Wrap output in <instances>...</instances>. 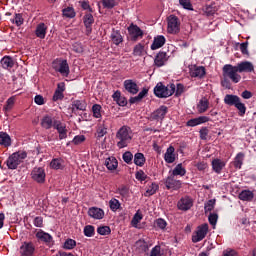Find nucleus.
I'll list each match as a JSON object with an SVG mask.
<instances>
[{
    "instance_id": "obj_1",
    "label": "nucleus",
    "mask_w": 256,
    "mask_h": 256,
    "mask_svg": "<svg viewBox=\"0 0 256 256\" xmlns=\"http://www.w3.org/2000/svg\"><path fill=\"white\" fill-rule=\"evenodd\" d=\"M255 66L249 61H242L236 66L231 64L224 65V77H229L232 83H239L241 76L239 73H253Z\"/></svg>"
},
{
    "instance_id": "obj_2",
    "label": "nucleus",
    "mask_w": 256,
    "mask_h": 256,
    "mask_svg": "<svg viewBox=\"0 0 256 256\" xmlns=\"http://www.w3.org/2000/svg\"><path fill=\"white\" fill-rule=\"evenodd\" d=\"M133 129L131 127L124 125L118 129L116 132V145L118 149H125L129 147L131 141H133Z\"/></svg>"
},
{
    "instance_id": "obj_3",
    "label": "nucleus",
    "mask_w": 256,
    "mask_h": 256,
    "mask_svg": "<svg viewBox=\"0 0 256 256\" xmlns=\"http://www.w3.org/2000/svg\"><path fill=\"white\" fill-rule=\"evenodd\" d=\"M25 159H27V152H14L8 157L5 165L8 167V169L14 171L15 169H17V167H19V165H21V163H23V161H25Z\"/></svg>"
},
{
    "instance_id": "obj_4",
    "label": "nucleus",
    "mask_w": 256,
    "mask_h": 256,
    "mask_svg": "<svg viewBox=\"0 0 256 256\" xmlns=\"http://www.w3.org/2000/svg\"><path fill=\"white\" fill-rule=\"evenodd\" d=\"M175 93V84H168L167 86L163 85V83L159 82L154 87V95L159 97V99H167V97H171Z\"/></svg>"
},
{
    "instance_id": "obj_5",
    "label": "nucleus",
    "mask_w": 256,
    "mask_h": 256,
    "mask_svg": "<svg viewBox=\"0 0 256 256\" xmlns=\"http://www.w3.org/2000/svg\"><path fill=\"white\" fill-rule=\"evenodd\" d=\"M52 68L56 73H60L62 77H69V74L71 73V70L69 69V63H67V60L65 59H55L52 62Z\"/></svg>"
},
{
    "instance_id": "obj_6",
    "label": "nucleus",
    "mask_w": 256,
    "mask_h": 256,
    "mask_svg": "<svg viewBox=\"0 0 256 256\" xmlns=\"http://www.w3.org/2000/svg\"><path fill=\"white\" fill-rule=\"evenodd\" d=\"M167 24V32L170 33V35H177V33L181 31V21L179 20V17L170 15L167 18Z\"/></svg>"
},
{
    "instance_id": "obj_7",
    "label": "nucleus",
    "mask_w": 256,
    "mask_h": 256,
    "mask_svg": "<svg viewBox=\"0 0 256 256\" xmlns=\"http://www.w3.org/2000/svg\"><path fill=\"white\" fill-rule=\"evenodd\" d=\"M207 233H209L208 225L198 226L192 235V243L203 241L204 238L207 237Z\"/></svg>"
},
{
    "instance_id": "obj_8",
    "label": "nucleus",
    "mask_w": 256,
    "mask_h": 256,
    "mask_svg": "<svg viewBox=\"0 0 256 256\" xmlns=\"http://www.w3.org/2000/svg\"><path fill=\"white\" fill-rule=\"evenodd\" d=\"M46 177L47 174L45 173V169L43 167H35L31 171V179H33V181H35L36 183H45Z\"/></svg>"
},
{
    "instance_id": "obj_9",
    "label": "nucleus",
    "mask_w": 256,
    "mask_h": 256,
    "mask_svg": "<svg viewBox=\"0 0 256 256\" xmlns=\"http://www.w3.org/2000/svg\"><path fill=\"white\" fill-rule=\"evenodd\" d=\"M128 33L131 41H139V39H141L145 35L143 30H141V28L137 26V24L133 23L129 25Z\"/></svg>"
},
{
    "instance_id": "obj_10",
    "label": "nucleus",
    "mask_w": 256,
    "mask_h": 256,
    "mask_svg": "<svg viewBox=\"0 0 256 256\" xmlns=\"http://www.w3.org/2000/svg\"><path fill=\"white\" fill-rule=\"evenodd\" d=\"M167 113H169V108L165 105H162L150 115V119L153 121H163Z\"/></svg>"
},
{
    "instance_id": "obj_11",
    "label": "nucleus",
    "mask_w": 256,
    "mask_h": 256,
    "mask_svg": "<svg viewBox=\"0 0 256 256\" xmlns=\"http://www.w3.org/2000/svg\"><path fill=\"white\" fill-rule=\"evenodd\" d=\"M19 253L20 256H35V245L32 242H23Z\"/></svg>"
},
{
    "instance_id": "obj_12",
    "label": "nucleus",
    "mask_w": 256,
    "mask_h": 256,
    "mask_svg": "<svg viewBox=\"0 0 256 256\" xmlns=\"http://www.w3.org/2000/svg\"><path fill=\"white\" fill-rule=\"evenodd\" d=\"M193 207V198L184 196L177 202V208L179 211H189Z\"/></svg>"
},
{
    "instance_id": "obj_13",
    "label": "nucleus",
    "mask_w": 256,
    "mask_h": 256,
    "mask_svg": "<svg viewBox=\"0 0 256 256\" xmlns=\"http://www.w3.org/2000/svg\"><path fill=\"white\" fill-rule=\"evenodd\" d=\"M123 85L125 91H127V93H129L130 95H137V93H139V85H137V82L135 80H125Z\"/></svg>"
},
{
    "instance_id": "obj_14",
    "label": "nucleus",
    "mask_w": 256,
    "mask_h": 256,
    "mask_svg": "<svg viewBox=\"0 0 256 256\" xmlns=\"http://www.w3.org/2000/svg\"><path fill=\"white\" fill-rule=\"evenodd\" d=\"M168 61L169 55H167V52L160 51L156 54L154 58V65L155 67H164V65H167Z\"/></svg>"
},
{
    "instance_id": "obj_15",
    "label": "nucleus",
    "mask_w": 256,
    "mask_h": 256,
    "mask_svg": "<svg viewBox=\"0 0 256 256\" xmlns=\"http://www.w3.org/2000/svg\"><path fill=\"white\" fill-rule=\"evenodd\" d=\"M181 181L180 180H176L175 176L170 175L166 178L165 180V186L167 189H173V191H177L179 189H181Z\"/></svg>"
},
{
    "instance_id": "obj_16",
    "label": "nucleus",
    "mask_w": 256,
    "mask_h": 256,
    "mask_svg": "<svg viewBox=\"0 0 256 256\" xmlns=\"http://www.w3.org/2000/svg\"><path fill=\"white\" fill-rule=\"evenodd\" d=\"M55 123H57V120H55V118L46 115L41 119L40 125L42 129H52V127H55Z\"/></svg>"
},
{
    "instance_id": "obj_17",
    "label": "nucleus",
    "mask_w": 256,
    "mask_h": 256,
    "mask_svg": "<svg viewBox=\"0 0 256 256\" xmlns=\"http://www.w3.org/2000/svg\"><path fill=\"white\" fill-rule=\"evenodd\" d=\"M54 129L58 131L60 141L67 139V126L65 124L57 120V122H55Z\"/></svg>"
},
{
    "instance_id": "obj_18",
    "label": "nucleus",
    "mask_w": 256,
    "mask_h": 256,
    "mask_svg": "<svg viewBox=\"0 0 256 256\" xmlns=\"http://www.w3.org/2000/svg\"><path fill=\"white\" fill-rule=\"evenodd\" d=\"M83 23L86 27L87 35L91 34V31H92L91 27L95 23V18L93 17V14H91V13L85 14L83 17Z\"/></svg>"
},
{
    "instance_id": "obj_19",
    "label": "nucleus",
    "mask_w": 256,
    "mask_h": 256,
    "mask_svg": "<svg viewBox=\"0 0 256 256\" xmlns=\"http://www.w3.org/2000/svg\"><path fill=\"white\" fill-rule=\"evenodd\" d=\"M190 76L197 77L198 79H203L205 77V67L203 66H192L190 68Z\"/></svg>"
},
{
    "instance_id": "obj_20",
    "label": "nucleus",
    "mask_w": 256,
    "mask_h": 256,
    "mask_svg": "<svg viewBox=\"0 0 256 256\" xmlns=\"http://www.w3.org/2000/svg\"><path fill=\"white\" fill-rule=\"evenodd\" d=\"M165 41H166L165 36H163V35L156 36L153 40V43H152L150 49L152 51H157V49H161V47H163V45H165Z\"/></svg>"
},
{
    "instance_id": "obj_21",
    "label": "nucleus",
    "mask_w": 256,
    "mask_h": 256,
    "mask_svg": "<svg viewBox=\"0 0 256 256\" xmlns=\"http://www.w3.org/2000/svg\"><path fill=\"white\" fill-rule=\"evenodd\" d=\"M88 215L93 219H103V217H105V212L101 208L92 207L88 210Z\"/></svg>"
},
{
    "instance_id": "obj_22",
    "label": "nucleus",
    "mask_w": 256,
    "mask_h": 256,
    "mask_svg": "<svg viewBox=\"0 0 256 256\" xmlns=\"http://www.w3.org/2000/svg\"><path fill=\"white\" fill-rule=\"evenodd\" d=\"M240 101H241V98H239V96L237 95L227 94L224 97L225 105H229L230 107H233V106L235 107Z\"/></svg>"
},
{
    "instance_id": "obj_23",
    "label": "nucleus",
    "mask_w": 256,
    "mask_h": 256,
    "mask_svg": "<svg viewBox=\"0 0 256 256\" xmlns=\"http://www.w3.org/2000/svg\"><path fill=\"white\" fill-rule=\"evenodd\" d=\"M254 198L255 194L251 190H242L238 195V199H240V201L251 202Z\"/></svg>"
},
{
    "instance_id": "obj_24",
    "label": "nucleus",
    "mask_w": 256,
    "mask_h": 256,
    "mask_svg": "<svg viewBox=\"0 0 256 256\" xmlns=\"http://www.w3.org/2000/svg\"><path fill=\"white\" fill-rule=\"evenodd\" d=\"M164 161L166 163H175V147L169 146L164 154Z\"/></svg>"
},
{
    "instance_id": "obj_25",
    "label": "nucleus",
    "mask_w": 256,
    "mask_h": 256,
    "mask_svg": "<svg viewBox=\"0 0 256 256\" xmlns=\"http://www.w3.org/2000/svg\"><path fill=\"white\" fill-rule=\"evenodd\" d=\"M112 97L117 105H119L120 107H125L127 105V98L122 96L120 91L114 92Z\"/></svg>"
},
{
    "instance_id": "obj_26",
    "label": "nucleus",
    "mask_w": 256,
    "mask_h": 256,
    "mask_svg": "<svg viewBox=\"0 0 256 256\" xmlns=\"http://www.w3.org/2000/svg\"><path fill=\"white\" fill-rule=\"evenodd\" d=\"M105 166L108 171H115L119 167V162L115 157H109L105 160Z\"/></svg>"
},
{
    "instance_id": "obj_27",
    "label": "nucleus",
    "mask_w": 256,
    "mask_h": 256,
    "mask_svg": "<svg viewBox=\"0 0 256 256\" xmlns=\"http://www.w3.org/2000/svg\"><path fill=\"white\" fill-rule=\"evenodd\" d=\"M110 38L114 45H121L123 42V36L119 30L113 29Z\"/></svg>"
},
{
    "instance_id": "obj_28",
    "label": "nucleus",
    "mask_w": 256,
    "mask_h": 256,
    "mask_svg": "<svg viewBox=\"0 0 256 256\" xmlns=\"http://www.w3.org/2000/svg\"><path fill=\"white\" fill-rule=\"evenodd\" d=\"M35 35L39 39H45V36L47 35V26H45V23H40L37 25Z\"/></svg>"
},
{
    "instance_id": "obj_29",
    "label": "nucleus",
    "mask_w": 256,
    "mask_h": 256,
    "mask_svg": "<svg viewBox=\"0 0 256 256\" xmlns=\"http://www.w3.org/2000/svg\"><path fill=\"white\" fill-rule=\"evenodd\" d=\"M225 167V161L216 158L212 161V168L213 171H215V173H221V171H223V168Z\"/></svg>"
},
{
    "instance_id": "obj_30",
    "label": "nucleus",
    "mask_w": 256,
    "mask_h": 256,
    "mask_svg": "<svg viewBox=\"0 0 256 256\" xmlns=\"http://www.w3.org/2000/svg\"><path fill=\"white\" fill-rule=\"evenodd\" d=\"M36 237L39 241H43L44 243H51V241H53V237L49 233H45L43 230H39L36 233Z\"/></svg>"
},
{
    "instance_id": "obj_31",
    "label": "nucleus",
    "mask_w": 256,
    "mask_h": 256,
    "mask_svg": "<svg viewBox=\"0 0 256 256\" xmlns=\"http://www.w3.org/2000/svg\"><path fill=\"white\" fill-rule=\"evenodd\" d=\"M198 113H206L209 109V100L206 97L200 99L197 105Z\"/></svg>"
},
{
    "instance_id": "obj_32",
    "label": "nucleus",
    "mask_w": 256,
    "mask_h": 256,
    "mask_svg": "<svg viewBox=\"0 0 256 256\" xmlns=\"http://www.w3.org/2000/svg\"><path fill=\"white\" fill-rule=\"evenodd\" d=\"M132 54L134 55V57H143V55H147L145 45L138 43L136 46H134Z\"/></svg>"
},
{
    "instance_id": "obj_33",
    "label": "nucleus",
    "mask_w": 256,
    "mask_h": 256,
    "mask_svg": "<svg viewBox=\"0 0 256 256\" xmlns=\"http://www.w3.org/2000/svg\"><path fill=\"white\" fill-rule=\"evenodd\" d=\"M136 249L138 253H147L149 251V243L145 242V240L136 241Z\"/></svg>"
},
{
    "instance_id": "obj_34",
    "label": "nucleus",
    "mask_w": 256,
    "mask_h": 256,
    "mask_svg": "<svg viewBox=\"0 0 256 256\" xmlns=\"http://www.w3.org/2000/svg\"><path fill=\"white\" fill-rule=\"evenodd\" d=\"M3 69H12V67L15 65V62L13 61V58L10 56H4L0 61Z\"/></svg>"
},
{
    "instance_id": "obj_35",
    "label": "nucleus",
    "mask_w": 256,
    "mask_h": 256,
    "mask_svg": "<svg viewBox=\"0 0 256 256\" xmlns=\"http://www.w3.org/2000/svg\"><path fill=\"white\" fill-rule=\"evenodd\" d=\"M0 145L11 147V137L6 132H0Z\"/></svg>"
},
{
    "instance_id": "obj_36",
    "label": "nucleus",
    "mask_w": 256,
    "mask_h": 256,
    "mask_svg": "<svg viewBox=\"0 0 256 256\" xmlns=\"http://www.w3.org/2000/svg\"><path fill=\"white\" fill-rule=\"evenodd\" d=\"M158 190H159V185L155 182H152L151 185L147 187L146 192L144 193V196L151 197V195H155Z\"/></svg>"
},
{
    "instance_id": "obj_37",
    "label": "nucleus",
    "mask_w": 256,
    "mask_h": 256,
    "mask_svg": "<svg viewBox=\"0 0 256 256\" xmlns=\"http://www.w3.org/2000/svg\"><path fill=\"white\" fill-rule=\"evenodd\" d=\"M187 173V170L183 168V164H177L176 167L172 171V176L177 177V175H180V177H185Z\"/></svg>"
},
{
    "instance_id": "obj_38",
    "label": "nucleus",
    "mask_w": 256,
    "mask_h": 256,
    "mask_svg": "<svg viewBox=\"0 0 256 256\" xmlns=\"http://www.w3.org/2000/svg\"><path fill=\"white\" fill-rule=\"evenodd\" d=\"M145 155L141 152H138L134 155V164L137 165V167H143L145 165Z\"/></svg>"
},
{
    "instance_id": "obj_39",
    "label": "nucleus",
    "mask_w": 256,
    "mask_h": 256,
    "mask_svg": "<svg viewBox=\"0 0 256 256\" xmlns=\"http://www.w3.org/2000/svg\"><path fill=\"white\" fill-rule=\"evenodd\" d=\"M64 165H65V161H63V159L61 158H54L50 162L51 169H56V170L63 169Z\"/></svg>"
},
{
    "instance_id": "obj_40",
    "label": "nucleus",
    "mask_w": 256,
    "mask_h": 256,
    "mask_svg": "<svg viewBox=\"0 0 256 256\" xmlns=\"http://www.w3.org/2000/svg\"><path fill=\"white\" fill-rule=\"evenodd\" d=\"M244 159H245V154L242 152H239L234 159V162H233L234 167L236 169H241V167L243 166Z\"/></svg>"
},
{
    "instance_id": "obj_41",
    "label": "nucleus",
    "mask_w": 256,
    "mask_h": 256,
    "mask_svg": "<svg viewBox=\"0 0 256 256\" xmlns=\"http://www.w3.org/2000/svg\"><path fill=\"white\" fill-rule=\"evenodd\" d=\"M72 107L78 111H85V109H87V103L83 100H75L72 104Z\"/></svg>"
},
{
    "instance_id": "obj_42",
    "label": "nucleus",
    "mask_w": 256,
    "mask_h": 256,
    "mask_svg": "<svg viewBox=\"0 0 256 256\" xmlns=\"http://www.w3.org/2000/svg\"><path fill=\"white\" fill-rule=\"evenodd\" d=\"M14 105H15V97L8 98L6 101V105L3 107V111H4L5 115H7V113H9V111H11V109H13Z\"/></svg>"
},
{
    "instance_id": "obj_43",
    "label": "nucleus",
    "mask_w": 256,
    "mask_h": 256,
    "mask_svg": "<svg viewBox=\"0 0 256 256\" xmlns=\"http://www.w3.org/2000/svg\"><path fill=\"white\" fill-rule=\"evenodd\" d=\"M62 14L64 17H66L67 19H73L75 18V9L73 7H67V8H64L62 10Z\"/></svg>"
},
{
    "instance_id": "obj_44",
    "label": "nucleus",
    "mask_w": 256,
    "mask_h": 256,
    "mask_svg": "<svg viewBox=\"0 0 256 256\" xmlns=\"http://www.w3.org/2000/svg\"><path fill=\"white\" fill-rule=\"evenodd\" d=\"M109 207L115 213L116 211H119V209H121V202H119V200L116 198H112L109 201Z\"/></svg>"
},
{
    "instance_id": "obj_45",
    "label": "nucleus",
    "mask_w": 256,
    "mask_h": 256,
    "mask_svg": "<svg viewBox=\"0 0 256 256\" xmlns=\"http://www.w3.org/2000/svg\"><path fill=\"white\" fill-rule=\"evenodd\" d=\"M236 109H238V115L240 117H244L245 113H247V107L245 106L244 103L241 102V100L234 106Z\"/></svg>"
},
{
    "instance_id": "obj_46",
    "label": "nucleus",
    "mask_w": 256,
    "mask_h": 256,
    "mask_svg": "<svg viewBox=\"0 0 256 256\" xmlns=\"http://www.w3.org/2000/svg\"><path fill=\"white\" fill-rule=\"evenodd\" d=\"M63 247L64 249H68V250L75 249V247H77V241L71 238H68L65 240Z\"/></svg>"
},
{
    "instance_id": "obj_47",
    "label": "nucleus",
    "mask_w": 256,
    "mask_h": 256,
    "mask_svg": "<svg viewBox=\"0 0 256 256\" xmlns=\"http://www.w3.org/2000/svg\"><path fill=\"white\" fill-rule=\"evenodd\" d=\"M24 21L23 14H15L14 19H11V23H14L17 27H21Z\"/></svg>"
},
{
    "instance_id": "obj_48",
    "label": "nucleus",
    "mask_w": 256,
    "mask_h": 256,
    "mask_svg": "<svg viewBox=\"0 0 256 256\" xmlns=\"http://www.w3.org/2000/svg\"><path fill=\"white\" fill-rule=\"evenodd\" d=\"M215 199L208 200L204 205L205 213H209L215 209Z\"/></svg>"
},
{
    "instance_id": "obj_49",
    "label": "nucleus",
    "mask_w": 256,
    "mask_h": 256,
    "mask_svg": "<svg viewBox=\"0 0 256 256\" xmlns=\"http://www.w3.org/2000/svg\"><path fill=\"white\" fill-rule=\"evenodd\" d=\"M222 76H223V80L221 82L222 87H225L226 89H231V82H229V77L225 76V66H223L222 68Z\"/></svg>"
},
{
    "instance_id": "obj_50",
    "label": "nucleus",
    "mask_w": 256,
    "mask_h": 256,
    "mask_svg": "<svg viewBox=\"0 0 256 256\" xmlns=\"http://www.w3.org/2000/svg\"><path fill=\"white\" fill-rule=\"evenodd\" d=\"M92 113L93 117H95L96 119H101V105L94 104L92 106Z\"/></svg>"
},
{
    "instance_id": "obj_51",
    "label": "nucleus",
    "mask_w": 256,
    "mask_h": 256,
    "mask_svg": "<svg viewBox=\"0 0 256 256\" xmlns=\"http://www.w3.org/2000/svg\"><path fill=\"white\" fill-rule=\"evenodd\" d=\"M84 235L85 237H93V235H95V227L92 225H86L84 227Z\"/></svg>"
},
{
    "instance_id": "obj_52",
    "label": "nucleus",
    "mask_w": 256,
    "mask_h": 256,
    "mask_svg": "<svg viewBox=\"0 0 256 256\" xmlns=\"http://www.w3.org/2000/svg\"><path fill=\"white\" fill-rule=\"evenodd\" d=\"M179 3L183 9H187V11H193V4H191V0H179Z\"/></svg>"
},
{
    "instance_id": "obj_53",
    "label": "nucleus",
    "mask_w": 256,
    "mask_h": 256,
    "mask_svg": "<svg viewBox=\"0 0 256 256\" xmlns=\"http://www.w3.org/2000/svg\"><path fill=\"white\" fill-rule=\"evenodd\" d=\"M99 235H111V228L109 226H100L97 229Z\"/></svg>"
},
{
    "instance_id": "obj_54",
    "label": "nucleus",
    "mask_w": 256,
    "mask_h": 256,
    "mask_svg": "<svg viewBox=\"0 0 256 256\" xmlns=\"http://www.w3.org/2000/svg\"><path fill=\"white\" fill-rule=\"evenodd\" d=\"M142 219H143V214H141V212L138 210L135 213L134 217L132 218L131 223L132 225H138V223H140Z\"/></svg>"
},
{
    "instance_id": "obj_55",
    "label": "nucleus",
    "mask_w": 256,
    "mask_h": 256,
    "mask_svg": "<svg viewBox=\"0 0 256 256\" xmlns=\"http://www.w3.org/2000/svg\"><path fill=\"white\" fill-rule=\"evenodd\" d=\"M124 163H127L130 165V163H133V153L127 151L122 156Z\"/></svg>"
},
{
    "instance_id": "obj_56",
    "label": "nucleus",
    "mask_w": 256,
    "mask_h": 256,
    "mask_svg": "<svg viewBox=\"0 0 256 256\" xmlns=\"http://www.w3.org/2000/svg\"><path fill=\"white\" fill-rule=\"evenodd\" d=\"M200 139L202 141H207V135H209V128L207 127H202L199 131Z\"/></svg>"
},
{
    "instance_id": "obj_57",
    "label": "nucleus",
    "mask_w": 256,
    "mask_h": 256,
    "mask_svg": "<svg viewBox=\"0 0 256 256\" xmlns=\"http://www.w3.org/2000/svg\"><path fill=\"white\" fill-rule=\"evenodd\" d=\"M85 141V135H77L73 138L72 143L74 145H81V143H84Z\"/></svg>"
},
{
    "instance_id": "obj_58",
    "label": "nucleus",
    "mask_w": 256,
    "mask_h": 256,
    "mask_svg": "<svg viewBox=\"0 0 256 256\" xmlns=\"http://www.w3.org/2000/svg\"><path fill=\"white\" fill-rule=\"evenodd\" d=\"M218 219H219V215L215 213H210V215L208 216V221L210 225H217Z\"/></svg>"
},
{
    "instance_id": "obj_59",
    "label": "nucleus",
    "mask_w": 256,
    "mask_h": 256,
    "mask_svg": "<svg viewBox=\"0 0 256 256\" xmlns=\"http://www.w3.org/2000/svg\"><path fill=\"white\" fill-rule=\"evenodd\" d=\"M105 135H107V128L104 126H99L97 128V138L101 139V137H105Z\"/></svg>"
},
{
    "instance_id": "obj_60",
    "label": "nucleus",
    "mask_w": 256,
    "mask_h": 256,
    "mask_svg": "<svg viewBox=\"0 0 256 256\" xmlns=\"http://www.w3.org/2000/svg\"><path fill=\"white\" fill-rule=\"evenodd\" d=\"M135 177L138 181H145L147 179V174L143 170L136 172Z\"/></svg>"
},
{
    "instance_id": "obj_61",
    "label": "nucleus",
    "mask_w": 256,
    "mask_h": 256,
    "mask_svg": "<svg viewBox=\"0 0 256 256\" xmlns=\"http://www.w3.org/2000/svg\"><path fill=\"white\" fill-rule=\"evenodd\" d=\"M247 47H249V42H243L240 44V51L242 55H249V50Z\"/></svg>"
},
{
    "instance_id": "obj_62",
    "label": "nucleus",
    "mask_w": 256,
    "mask_h": 256,
    "mask_svg": "<svg viewBox=\"0 0 256 256\" xmlns=\"http://www.w3.org/2000/svg\"><path fill=\"white\" fill-rule=\"evenodd\" d=\"M102 3L106 9H113L115 7V0H103Z\"/></svg>"
},
{
    "instance_id": "obj_63",
    "label": "nucleus",
    "mask_w": 256,
    "mask_h": 256,
    "mask_svg": "<svg viewBox=\"0 0 256 256\" xmlns=\"http://www.w3.org/2000/svg\"><path fill=\"white\" fill-rule=\"evenodd\" d=\"M223 256H239V253L234 249L228 248L223 251Z\"/></svg>"
},
{
    "instance_id": "obj_64",
    "label": "nucleus",
    "mask_w": 256,
    "mask_h": 256,
    "mask_svg": "<svg viewBox=\"0 0 256 256\" xmlns=\"http://www.w3.org/2000/svg\"><path fill=\"white\" fill-rule=\"evenodd\" d=\"M150 256H161V246H155L152 248Z\"/></svg>"
}]
</instances>
